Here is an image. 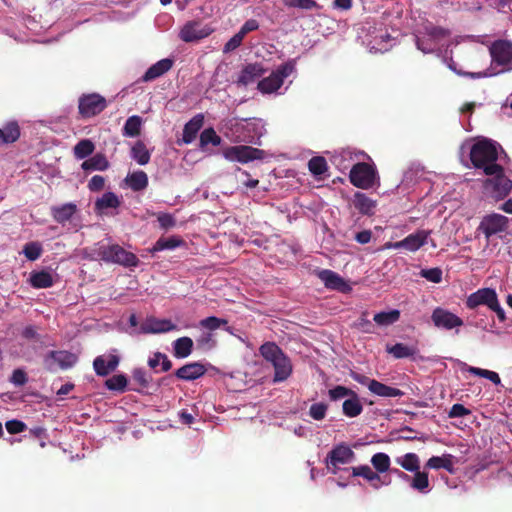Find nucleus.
I'll use <instances>...</instances> for the list:
<instances>
[{
    "instance_id": "nucleus-1",
    "label": "nucleus",
    "mask_w": 512,
    "mask_h": 512,
    "mask_svg": "<svg viewBox=\"0 0 512 512\" xmlns=\"http://www.w3.org/2000/svg\"><path fill=\"white\" fill-rule=\"evenodd\" d=\"M220 131L232 143L260 145L266 133L265 124L260 118H228L221 122Z\"/></svg>"
},
{
    "instance_id": "nucleus-2",
    "label": "nucleus",
    "mask_w": 512,
    "mask_h": 512,
    "mask_svg": "<svg viewBox=\"0 0 512 512\" xmlns=\"http://www.w3.org/2000/svg\"><path fill=\"white\" fill-rule=\"evenodd\" d=\"M467 149L473 166L482 169L486 175H492L501 170V165L497 164V160L500 153L504 151L497 142L482 138L473 145L467 144Z\"/></svg>"
},
{
    "instance_id": "nucleus-3",
    "label": "nucleus",
    "mask_w": 512,
    "mask_h": 512,
    "mask_svg": "<svg viewBox=\"0 0 512 512\" xmlns=\"http://www.w3.org/2000/svg\"><path fill=\"white\" fill-rule=\"evenodd\" d=\"M260 354L273 365L275 370L274 382L285 381L291 375V361L275 343L266 342L261 345Z\"/></svg>"
},
{
    "instance_id": "nucleus-4",
    "label": "nucleus",
    "mask_w": 512,
    "mask_h": 512,
    "mask_svg": "<svg viewBox=\"0 0 512 512\" xmlns=\"http://www.w3.org/2000/svg\"><path fill=\"white\" fill-rule=\"evenodd\" d=\"M92 251L95 259L107 263H115L125 267H136L139 263L135 254L126 251L117 244L98 243Z\"/></svg>"
},
{
    "instance_id": "nucleus-5",
    "label": "nucleus",
    "mask_w": 512,
    "mask_h": 512,
    "mask_svg": "<svg viewBox=\"0 0 512 512\" xmlns=\"http://www.w3.org/2000/svg\"><path fill=\"white\" fill-rule=\"evenodd\" d=\"M449 35L450 32L447 29L429 23L415 33V43L417 49L423 53H434L440 46L444 45L443 42Z\"/></svg>"
},
{
    "instance_id": "nucleus-6",
    "label": "nucleus",
    "mask_w": 512,
    "mask_h": 512,
    "mask_svg": "<svg viewBox=\"0 0 512 512\" xmlns=\"http://www.w3.org/2000/svg\"><path fill=\"white\" fill-rule=\"evenodd\" d=\"M491 66L496 71L494 74L507 73L512 71V42L497 40L489 47ZM489 76L493 73H488Z\"/></svg>"
},
{
    "instance_id": "nucleus-7",
    "label": "nucleus",
    "mask_w": 512,
    "mask_h": 512,
    "mask_svg": "<svg viewBox=\"0 0 512 512\" xmlns=\"http://www.w3.org/2000/svg\"><path fill=\"white\" fill-rule=\"evenodd\" d=\"M480 305H485L495 312L500 322H504L506 320L505 311L499 303L495 289L481 288L467 297L466 306L469 309H475Z\"/></svg>"
},
{
    "instance_id": "nucleus-8",
    "label": "nucleus",
    "mask_w": 512,
    "mask_h": 512,
    "mask_svg": "<svg viewBox=\"0 0 512 512\" xmlns=\"http://www.w3.org/2000/svg\"><path fill=\"white\" fill-rule=\"evenodd\" d=\"M295 71V62L289 60L286 63L278 66L268 77L263 78L258 82V90L262 94L278 93L281 87L284 85V81Z\"/></svg>"
},
{
    "instance_id": "nucleus-9",
    "label": "nucleus",
    "mask_w": 512,
    "mask_h": 512,
    "mask_svg": "<svg viewBox=\"0 0 512 512\" xmlns=\"http://www.w3.org/2000/svg\"><path fill=\"white\" fill-rule=\"evenodd\" d=\"M355 459V453L352 448L341 442L333 446L325 458L327 470L332 474H337L342 465L350 464Z\"/></svg>"
},
{
    "instance_id": "nucleus-10",
    "label": "nucleus",
    "mask_w": 512,
    "mask_h": 512,
    "mask_svg": "<svg viewBox=\"0 0 512 512\" xmlns=\"http://www.w3.org/2000/svg\"><path fill=\"white\" fill-rule=\"evenodd\" d=\"M222 156L229 162L247 164L255 160L264 159L265 151L249 145H236L224 148Z\"/></svg>"
},
{
    "instance_id": "nucleus-11",
    "label": "nucleus",
    "mask_w": 512,
    "mask_h": 512,
    "mask_svg": "<svg viewBox=\"0 0 512 512\" xmlns=\"http://www.w3.org/2000/svg\"><path fill=\"white\" fill-rule=\"evenodd\" d=\"M349 179L355 187L369 189L374 186L379 178L375 166L367 163H357L350 169Z\"/></svg>"
},
{
    "instance_id": "nucleus-12",
    "label": "nucleus",
    "mask_w": 512,
    "mask_h": 512,
    "mask_svg": "<svg viewBox=\"0 0 512 512\" xmlns=\"http://www.w3.org/2000/svg\"><path fill=\"white\" fill-rule=\"evenodd\" d=\"M77 361V355L66 350L49 351L43 357V365L50 372H54L58 368L62 370L70 369Z\"/></svg>"
},
{
    "instance_id": "nucleus-13",
    "label": "nucleus",
    "mask_w": 512,
    "mask_h": 512,
    "mask_svg": "<svg viewBox=\"0 0 512 512\" xmlns=\"http://www.w3.org/2000/svg\"><path fill=\"white\" fill-rule=\"evenodd\" d=\"M212 32L213 28L208 24L192 20L183 25L179 32V38L186 43H191L208 37Z\"/></svg>"
},
{
    "instance_id": "nucleus-14",
    "label": "nucleus",
    "mask_w": 512,
    "mask_h": 512,
    "mask_svg": "<svg viewBox=\"0 0 512 512\" xmlns=\"http://www.w3.org/2000/svg\"><path fill=\"white\" fill-rule=\"evenodd\" d=\"M508 227V218L498 213H492L484 216L478 226L487 240L492 236L504 232Z\"/></svg>"
},
{
    "instance_id": "nucleus-15",
    "label": "nucleus",
    "mask_w": 512,
    "mask_h": 512,
    "mask_svg": "<svg viewBox=\"0 0 512 512\" xmlns=\"http://www.w3.org/2000/svg\"><path fill=\"white\" fill-rule=\"evenodd\" d=\"M494 177L487 179L485 189L495 199L506 197L512 189V181L503 175V168L497 173L492 174Z\"/></svg>"
},
{
    "instance_id": "nucleus-16",
    "label": "nucleus",
    "mask_w": 512,
    "mask_h": 512,
    "mask_svg": "<svg viewBox=\"0 0 512 512\" xmlns=\"http://www.w3.org/2000/svg\"><path fill=\"white\" fill-rule=\"evenodd\" d=\"M106 106V99L96 93L83 95L79 99V112L84 117L95 116L101 113Z\"/></svg>"
},
{
    "instance_id": "nucleus-17",
    "label": "nucleus",
    "mask_w": 512,
    "mask_h": 512,
    "mask_svg": "<svg viewBox=\"0 0 512 512\" xmlns=\"http://www.w3.org/2000/svg\"><path fill=\"white\" fill-rule=\"evenodd\" d=\"M431 320L435 327L444 330H452L463 325V320L459 316L441 307L433 310Z\"/></svg>"
},
{
    "instance_id": "nucleus-18",
    "label": "nucleus",
    "mask_w": 512,
    "mask_h": 512,
    "mask_svg": "<svg viewBox=\"0 0 512 512\" xmlns=\"http://www.w3.org/2000/svg\"><path fill=\"white\" fill-rule=\"evenodd\" d=\"M317 276L327 289L335 290L341 293H349L352 290L350 284L338 273L332 270H320L317 272Z\"/></svg>"
},
{
    "instance_id": "nucleus-19",
    "label": "nucleus",
    "mask_w": 512,
    "mask_h": 512,
    "mask_svg": "<svg viewBox=\"0 0 512 512\" xmlns=\"http://www.w3.org/2000/svg\"><path fill=\"white\" fill-rule=\"evenodd\" d=\"M177 326L168 319L147 317L139 326L137 334H160L176 330Z\"/></svg>"
},
{
    "instance_id": "nucleus-20",
    "label": "nucleus",
    "mask_w": 512,
    "mask_h": 512,
    "mask_svg": "<svg viewBox=\"0 0 512 512\" xmlns=\"http://www.w3.org/2000/svg\"><path fill=\"white\" fill-rule=\"evenodd\" d=\"M76 213L77 205L72 202L51 207V215L53 219L62 226H65L67 223H69L72 225L70 229L74 231L79 229V226L74 223V216Z\"/></svg>"
},
{
    "instance_id": "nucleus-21",
    "label": "nucleus",
    "mask_w": 512,
    "mask_h": 512,
    "mask_svg": "<svg viewBox=\"0 0 512 512\" xmlns=\"http://www.w3.org/2000/svg\"><path fill=\"white\" fill-rule=\"evenodd\" d=\"M432 231L419 229L414 233L409 234L403 239L404 250L408 252H416L424 245L431 243L433 248L436 247V243L430 239Z\"/></svg>"
},
{
    "instance_id": "nucleus-22",
    "label": "nucleus",
    "mask_w": 512,
    "mask_h": 512,
    "mask_svg": "<svg viewBox=\"0 0 512 512\" xmlns=\"http://www.w3.org/2000/svg\"><path fill=\"white\" fill-rule=\"evenodd\" d=\"M120 358L117 354L109 353L97 356L93 361V368L98 376H107L119 365Z\"/></svg>"
},
{
    "instance_id": "nucleus-23",
    "label": "nucleus",
    "mask_w": 512,
    "mask_h": 512,
    "mask_svg": "<svg viewBox=\"0 0 512 512\" xmlns=\"http://www.w3.org/2000/svg\"><path fill=\"white\" fill-rule=\"evenodd\" d=\"M396 40L387 32H380L367 41V48L371 53H384L395 45Z\"/></svg>"
},
{
    "instance_id": "nucleus-24",
    "label": "nucleus",
    "mask_w": 512,
    "mask_h": 512,
    "mask_svg": "<svg viewBox=\"0 0 512 512\" xmlns=\"http://www.w3.org/2000/svg\"><path fill=\"white\" fill-rule=\"evenodd\" d=\"M206 372V368L199 362L188 363L180 367L175 375L177 378L185 381H193L202 377Z\"/></svg>"
},
{
    "instance_id": "nucleus-25",
    "label": "nucleus",
    "mask_w": 512,
    "mask_h": 512,
    "mask_svg": "<svg viewBox=\"0 0 512 512\" xmlns=\"http://www.w3.org/2000/svg\"><path fill=\"white\" fill-rule=\"evenodd\" d=\"M358 155H364V153H354L350 148L342 149L333 154L331 162L339 171L344 172L349 169L354 158Z\"/></svg>"
},
{
    "instance_id": "nucleus-26",
    "label": "nucleus",
    "mask_w": 512,
    "mask_h": 512,
    "mask_svg": "<svg viewBox=\"0 0 512 512\" xmlns=\"http://www.w3.org/2000/svg\"><path fill=\"white\" fill-rule=\"evenodd\" d=\"M173 66V60L170 58H164L150 66L145 74L142 76V81L150 82L153 81L165 73H167Z\"/></svg>"
},
{
    "instance_id": "nucleus-27",
    "label": "nucleus",
    "mask_w": 512,
    "mask_h": 512,
    "mask_svg": "<svg viewBox=\"0 0 512 512\" xmlns=\"http://www.w3.org/2000/svg\"><path fill=\"white\" fill-rule=\"evenodd\" d=\"M204 116L202 114L195 115L190 119L183 128L182 141L185 144H191L201 127L203 126Z\"/></svg>"
},
{
    "instance_id": "nucleus-28",
    "label": "nucleus",
    "mask_w": 512,
    "mask_h": 512,
    "mask_svg": "<svg viewBox=\"0 0 512 512\" xmlns=\"http://www.w3.org/2000/svg\"><path fill=\"white\" fill-rule=\"evenodd\" d=\"M352 475L355 477H362L365 480H367L371 487L375 490L380 489V481L381 476L380 473L377 471H374L370 466L368 465H359L356 467H352Z\"/></svg>"
},
{
    "instance_id": "nucleus-29",
    "label": "nucleus",
    "mask_w": 512,
    "mask_h": 512,
    "mask_svg": "<svg viewBox=\"0 0 512 512\" xmlns=\"http://www.w3.org/2000/svg\"><path fill=\"white\" fill-rule=\"evenodd\" d=\"M263 73L264 70L260 64H248L240 72L237 83L243 86H247L259 79Z\"/></svg>"
},
{
    "instance_id": "nucleus-30",
    "label": "nucleus",
    "mask_w": 512,
    "mask_h": 512,
    "mask_svg": "<svg viewBox=\"0 0 512 512\" xmlns=\"http://www.w3.org/2000/svg\"><path fill=\"white\" fill-rule=\"evenodd\" d=\"M124 183L134 192H140L148 186V176L142 170H137L132 173H128L124 179Z\"/></svg>"
},
{
    "instance_id": "nucleus-31",
    "label": "nucleus",
    "mask_w": 512,
    "mask_h": 512,
    "mask_svg": "<svg viewBox=\"0 0 512 512\" xmlns=\"http://www.w3.org/2000/svg\"><path fill=\"white\" fill-rule=\"evenodd\" d=\"M409 486L414 491L423 495L430 493L432 489L428 473L420 470H418V472H414L413 476L410 477Z\"/></svg>"
},
{
    "instance_id": "nucleus-32",
    "label": "nucleus",
    "mask_w": 512,
    "mask_h": 512,
    "mask_svg": "<svg viewBox=\"0 0 512 512\" xmlns=\"http://www.w3.org/2000/svg\"><path fill=\"white\" fill-rule=\"evenodd\" d=\"M354 207L364 215L374 214L376 201L368 197L366 194L356 192L353 198Z\"/></svg>"
},
{
    "instance_id": "nucleus-33",
    "label": "nucleus",
    "mask_w": 512,
    "mask_h": 512,
    "mask_svg": "<svg viewBox=\"0 0 512 512\" xmlns=\"http://www.w3.org/2000/svg\"><path fill=\"white\" fill-rule=\"evenodd\" d=\"M30 284L36 289L49 288L53 285V274L47 270L34 271L30 274Z\"/></svg>"
},
{
    "instance_id": "nucleus-34",
    "label": "nucleus",
    "mask_w": 512,
    "mask_h": 512,
    "mask_svg": "<svg viewBox=\"0 0 512 512\" xmlns=\"http://www.w3.org/2000/svg\"><path fill=\"white\" fill-rule=\"evenodd\" d=\"M193 340L184 336L173 342V355L178 359H184L191 355L193 350Z\"/></svg>"
},
{
    "instance_id": "nucleus-35",
    "label": "nucleus",
    "mask_w": 512,
    "mask_h": 512,
    "mask_svg": "<svg viewBox=\"0 0 512 512\" xmlns=\"http://www.w3.org/2000/svg\"><path fill=\"white\" fill-rule=\"evenodd\" d=\"M343 414L347 417L354 418L360 415L363 411V405L360 402L358 395L353 391L342 404Z\"/></svg>"
},
{
    "instance_id": "nucleus-36",
    "label": "nucleus",
    "mask_w": 512,
    "mask_h": 512,
    "mask_svg": "<svg viewBox=\"0 0 512 512\" xmlns=\"http://www.w3.org/2000/svg\"><path fill=\"white\" fill-rule=\"evenodd\" d=\"M453 455L451 454H443L442 456H433L428 459L425 464V467L428 469H445L448 472L452 473L454 470L453 464Z\"/></svg>"
},
{
    "instance_id": "nucleus-37",
    "label": "nucleus",
    "mask_w": 512,
    "mask_h": 512,
    "mask_svg": "<svg viewBox=\"0 0 512 512\" xmlns=\"http://www.w3.org/2000/svg\"><path fill=\"white\" fill-rule=\"evenodd\" d=\"M370 392L384 398L402 397L404 395L402 390L385 385L377 380L371 384Z\"/></svg>"
},
{
    "instance_id": "nucleus-38",
    "label": "nucleus",
    "mask_w": 512,
    "mask_h": 512,
    "mask_svg": "<svg viewBox=\"0 0 512 512\" xmlns=\"http://www.w3.org/2000/svg\"><path fill=\"white\" fill-rule=\"evenodd\" d=\"M121 204L120 198L113 192H106L95 202V210L97 212H104L109 208H118Z\"/></svg>"
},
{
    "instance_id": "nucleus-39",
    "label": "nucleus",
    "mask_w": 512,
    "mask_h": 512,
    "mask_svg": "<svg viewBox=\"0 0 512 512\" xmlns=\"http://www.w3.org/2000/svg\"><path fill=\"white\" fill-rule=\"evenodd\" d=\"M395 462L404 470L414 473L420 470V458L416 453H406L395 458Z\"/></svg>"
},
{
    "instance_id": "nucleus-40",
    "label": "nucleus",
    "mask_w": 512,
    "mask_h": 512,
    "mask_svg": "<svg viewBox=\"0 0 512 512\" xmlns=\"http://www.w3.org/2000/svg\"><path fill=\"white\" fill-rule=\"evenodd\" d=\"M81 168L85 171H105L109 168V161L105 155L97 153L85 160L82 163Z\"/></svg>"
},
{
    "instance_id": "nucleus-41",
    "label": "nucleus",
    "mask_w": 512,
    "mask_h": 512,
    "mask_svg": "<svg viewBox=\"0 0 512 512\" xmlns=\"http://www.w3.org/2000/svg\"><path fill=\"white\" fill-rule=\"evenodd\" d=\"M131 158L139 165H146L149 163L151 155L145 144L142 141H137L131 148Z\"/></svg>"
},
{
    "instance_id": "nucleus-42",
    "label": "nucleus",
    "mask_w": 512,
    "mask_h": 512,
    "mask_svg": "<svg viewBox=\"0 0 512 512\" xmlns=\"http://www.w3.org/2000/svg\"><path fill=\"white\" fill-rule=\"evenodd\" d=\"M462 365H463L462 370H465V371L469 372L470 374L488 379L494 385L501 384V379L497 372L487 370V369L478 368V367L468 366L466 363H462Z\"/></svg>"
},
{
    "instance_id": "nucleus-43",
    "label": "nucleus",
    "mask_w": 512,
    "mask_h": 512,
    "mask_svg": "<svg viewBox=\"0 0 512 512\" xmlns=\"http://www.w3.org/2000/svg\"><path fill=\"white\" fill-rule=\"evenodd\" d=\"M20 136V129L16 122L8 123L0 129V145L14 143Z\"/></svg>"
},
{
    "instance_id": "nucleus-44",
    "label": "nucleus",
    "mask_w": 512,
    "mask_h": 512,
    "mask_svg": "<svg viewBox=\"0 0 512 512\" xmlns=\"http://www.w3.org/2000/svg\"><path fill=\"white\" fill-rule=\"evenodd\" d=\"M95 150V145L90 139L80 140L73 148L76 159L83 160L90 156Z\"/></svg>"
},
{
    "instance_id": "nucleus-45",
    "label": "nucleus",
    "mask_w": 512,
    "mask_h": 512,
    "mask_svg": "<svg viewBox=\"0 0 512 512\" xmlns=\"http://www.w3.org/2000/svg\"><path fill=\"white\" fill-rule=\"evenodd\" d=\"M373 468L380 474L390 471L391 460L388 454L378 452L370 460Z\"/></svg>"
},
{
    "instance_id": "nucleus-46",
    "label": "nucleus",
    "mask_w": 512,
    "mask_h": 512,
    "mask_svg": "<svg viewBox=\"0 0 512 512\" xmlns=\"http://www.w3.org/2000/svg\"><path fill=\"white\" fill-rule=\"evenodd\" d=\"M199 326L203 329L209 330L208 332L211 333L212 331L220 329L221 327H224L226 331L231 332L227 320L215 316H209L207 318L202 319L199 322Z\"/></svg>"
},
{
    "instance_id": "nucleus-47",
    "label": "nucleus",
    "mask_w": 512,
    "mask_h": 512,
    "mask_svg": "<svg viewBox=\"0 0 512 512\" xmlns=\"http://www.w3.org/2000/svg\"><path fill=\"white\" fill-rule=\"evenodd\" d=\"M400 318V311L393 309L390 311H382L374 315L373 320L379 326H388L397 322Z\"/></svg>"
},
{
    "instance_id": "nucleus-48",
    "label": "nucleus",
    "mask_w": 512,
    "mask_h": 512,
    "mask_svg": "<svg viewBox=\"0 0 512 512\" xmlns=\"http://www.w3.org/2000/svg\"><path fill=\"white\" fill-rule=\"evenodd\" d=\"M387 352L396 359H403L413 357L416 353V349L403 343H396L393 346H388Z\"/></svg>"
},
{
    "instance_id": "nucleus-49",
    "label": "nucleus",
    "mask_w": 512,
    "mask_h": 512,
    "mask_svg": "<svg viewBox=\"0 0 512 512\" xmlns=\"http://www.w3.org/2000/svg\"><path fill=\"white\" fill-rule=\"evenodd\" d=\"M183 244V240L178 237L172 236L168 238H159L152 248V252L163 250H173Z\"/></svg>"
},
{
    "instance_id": "nucleus-50",
    "label": "nucleus",
    "mask_w": 512,
    "mask_h": 512,
    "mask_svg": "<svg viewBox=\"0 0 512 512\" xmlns=\"http://www.w3.org/2000/svg\"><path fill=\"white\" fill-rule=\"evenodd\" d=\"M142 125L141 117L137 115L130 116L123 127V135L127 137H135L139 135Z\"/></svg>"
},
{
    "instance_id": "nucleus-51",
    "label": "nucleus",
    "mask_w": 512,
    "mask_h": 512,
    "mask_svg": "<svg viewBox=\"0 0 512 512\" xmlns=\"http://www.w3.org/2000/svg\"><path fill=\"white\" fill-rule=\"evenodd\" d=\"M222 139L213 128H206L200 134V148L204 149L208 144L219 146Z\"/></svg>"
},
{
    "instance_id": "nucleus-52",
    "label": "nucleus",
    "mask_w": 512,
    "mask_h": 512,
    "mask_svg": "<svg viewBox=\"0 0 512 512\" xmlns=\"http://www.w3.org/2000/svg\"><path fill=\"white\" fill-rule=\"evenodd\" d=\"M43 252V248L40 242L32 241L24 245L22 253L30 261L37 260Z\"/></svg>"
},
{
    "instance_id": "nucleus-53",
    "label": "nucleus",
    "mask_w": 512,
    "mask_h": 512,
    "mask_svg": "<svg viewBox=\"0 0 512 512\" xmlns=\"http://www.w3.org/2000/svg\"><path fill=\"white\" fill-rule=\"evenodd\" d=\"M308 168L314 176H321L327 171V162L322 156H315L308 162Z\"/></svg>"
},
{
    "instance_id": "nucleus-54",
    "label": "nucleus",
    "mask_w": 512,
    "mask_h": 512,
    "mask_svg": "<svg viewBox=\"0 0 512 512\" xmlns=\"http://www.w3.org/2000/svg\"><path fill=\"white\" fill-rule=\"evenodd\" d=\"M197 347L203 351H210L217 345V341L211 332H202L196 339Z\"/></svg>"
},
{
    "instance_id": "nucleus-55",
    "label": "nucleus",
    "mask_w": 512,
    "mask_h": 512,
    "mask_svg": "<svg viewBox=\"0 0 512 512\" xmlns=\"http://www.w3.org/2000/svg\"><path fill=\"white\" fill-rule=\"evenodd\" d=\"M105 386L108 390L123 392L127 386V378L123 374H118L106 380Z\"/></svg>"
},
{
    "instance_id": "nucleus-56",
    "label": "nucleus",
    "mask_w": 512,
    "mask_h": 512,
    "mask_svg": "<svg viewBox=\"0 0 512 512\" xmlns=\"http://www.w3.org/2000/svg\"><path fill=\"white\" fill-rule=\"evenodd\" d=\"M444 62L446 63V65L448 66V68L450 70H452L455 74H457L459 76L470 77V78H473V79L484 78V77H488L489 76L488 72H486V71L477 72V73H472V72L467 73V72H465V71H463L461 69H458L456 62L452 58L445 57L444 58Z\"/></svg>"
},
{
    "instance_id": "nucleus-57",
    "label": "nucleus",
    "mask_w": 512,
    "mask_h": 512,
    "mask_svg": "<svg viewBox=\"0 0 512 512\" xmlns=\"http://www.w3.org/2000/svg\"><path fill=\"white\" fill-rule=\"evenodd\" d=\"M328 405L323 402H317L310 406L308 414L317 421L323 420L326 417Z\"/></svg>"
},
{
    "instance_id": "nucleus-58",
    "label": "nucleus",
    "mask_w": 512,
    "mask_h": 512,
    "mask_svg": "<svg viewBox=\"0 0 512 512\" xmlns=\"http://www.w3.org/2000/svg\"><path fill=\"white\" fill-rule=\"evenodd\" d=\"M419 275L421 277L425 278L429 282L438 284L442 281L443 272L440 268L434 267V268L422 269L420 271Z\"/></svg>"
},
{
    "instance_id": "nucleus-59",
    "label": "nucleus",
    "mask_w": 512,
    "mask_h": 512,
    "mask_svg": "<svg viewBox=\"0 0 512 512\" xmlns=\"http://www.w3.org/2000/svg\"><path fill=\"white\" fill-rule=\"evenodd\" d=\"M353 394V390L344 386L338 385L328 391V395L331 401H338L344 398H348Z\"/></svg>"
},
{
    "instance_id": "nucleus-60",
    "label": "nucleus",
    "mask_w": 512,
    "mask_h": 512,
    "mask_svg": "<svg viewBox=\"0 0 512 512\" xmlns=\"http://www.w3.org/2000/svg\"><path fill=\"white\" fill-rule=\"evenodd\" d=\"M286 7L299 8L303 10H312L318 7L314 0H283Z\"/></svg>"
},
{
    "instance_id": "nucleus-61",
    "label": "nucleus",
    "mask_w": 512,
    "mask_h": 512,
    "mask_svg": "<svg viewBox=\"0 0 512 512\" xmlns=\"http://www.w3.org/2000/svg\"><path fill=\"white\" fill-rule=\"evenodd\" d=\"M133 380L142 387H148L151 381V376L143 368H136L133 371Z\"/></svg>"
},
{
    "instance_id": "nucleus-62",
    "label": "nucleus",
    "mask_w": 512,
    "mask_h": 512,
    "mask_svg": "<svg viewBox=\"0 0 512 512\" xmlns=\"http://www.w3.org/2000/svg\"><path fill=\"white\" fill-rule=\"evenodd\" d=\"M157 221L162 229H170L176 225L174 216L170 213H159L157 215Z\"/></svg>"
},
{
    "instance_id": "nucleus-63",
    "label": "nucleus",
    "mask_w": 512,
    "mask_h": 512,
    "mask_svg": "<svg viewBox=\"0 0 512 512\" xmlns=\"http://www.w3.org/2000/svg\"><path fill=\"white\" fill-rule=\"evenodd\" d=\"M28 377L23 369H15L10 377V382L15 386H23L27 383Z\"/></svg>"
},
{
    "instance_id": "nucleus-64",
    "label": "nucleus",
    "mask_w": 512,
    "mask_h": 512,
    "mask_svg": "<svg viewBox=\"0 0 512 512\" xmlns=\"http://www.w3.org/2000/svg\"><path fill=\"white\" fill-rule=\"evenodd\" d=\"M5 427L10 434H17L25 431L26 424L20 420H9L6 422Z\"/></svg>"
}]
</instances>
